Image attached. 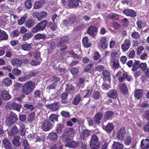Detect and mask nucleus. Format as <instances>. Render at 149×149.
I'll use <instances>...</instances> for the list:
<instances>
[{"instance_id":"nucleus-63","label":"nucleus","mask_w":149,"mask_h":149,"mask_svg":"<svg viewBox=\"0 0 149 149\" xmlns=\"http://www.w3.org/2000/svg\"><path fill=\"white\" fill-rule=\"evenodd\" d=\"M110 87V85L106 83H104L101 86V88L103 89L108 90Z\"/></svg>"},{"instance_id":"nucleus-50","label":"nucleus","mask_w":149,"mask_h":149,"mask_svg":"<svg viewBox=\"0 0 149 149\" xmlns=\"http://www.w3.org/2000/svg\"><path fill=\"white\" fill-rule=\"evenodd\" d=\"M119 60H116L113 61V68L114 69H118L120 67L119 64Z\"/></svg>"},{"instance_id":"nucleus-18","label":"nucleus","mask_w":149,"mask_h":149,"mask_svg":"<svg viewBox=\"0 0 149 149\" xmlns=\"http://www.w3.org/2000/svg\"><path fill=\"white\" fill-rule=\"evenodd\" d=\"M131 76L128 75L126 72H124L122 74V77H119L118 80L120 81H121L125 79H126L128 81H130L131 80Z\"/></svg>"},{"instance_id":"nucleus-39","label":"nucleus","mask_w":149,"mask_h":149,"mask_svg":"<svg viewBox=\"0 0 149 149\" xmlns=\"http://www.w3.org/2000/svg\"><path fill=\"white\" fill-rule=\"evenodd\" d=\"M106 40V38L105 37L102 38L101 39L100 44L102 48L103 49H105L107 47Z\"/></svg>"},{"instance_id":"nucleus-19","label":"nucleus","mask_w":149,"mask_h":149,"mask_svg":"<svg viewBox=\"0 0 149 149\" xmlns=\"http://www.w3.org/2000/svg\"><path fill=\"white\" fill-rule=\"evenodd\" d=\"M64 133L69 137H71L75 133V130L72 128H70L64 131Z\"/></svg>"},{"instance_id":"nucleus-30","label":"nucleus","mask_w":149,"mask_h":149,"mask_svg":"<svg viewBox=\"0 0 149 149\" xmlns=\"http://www.w3.org/2000/svg\"><path fill=\"white\" fill-rule=\"evenodd\" d=\"M19 137L18 136H17L14 137L13 142V144L14 146L18 147L20 146V143L19 141Z\"/></svg>"},{"instance_id":"nucleus-35","label":"nucleus","mask_w":149,"mask_h":149,"mask_svg":"<svg viewBox=\"0 0 149 149\" xmlns=\"http://www.w3.org/2000/svg\"><path fill=\"white\" fill-rule=\"evenodd\" d=\"M21 48L24 50L28 51L31 48V46L30 44L26 43L22 45L21 46Z\"/></svg>"},{"instance_id":"nucleus-6","label":"nucleus","mask_w":149,"mask_h":149,"mask_svg":"<svg viewBox=\"0 0 149 149\" xmlns=\"http://www.w3.org/2000/svg\"><path fill=\"white\" fill-rule=\"evenodd\" d=\"M47 13L46 12L44 11L40 13L34 12L33 15L34 18L37 19L38 21L41 20L43 18H45L47 16Z\"/></svg>"},{"instance_id":"nucleus-22","label":"nucleus","mask_w":149,"mask_h":149,"mask_svg":"<svg viewBox=\"0 0 149 149\" xmlns=\"http://www.w3.org/2000/svg\"><path fill=\"white\" fill-rule=\"evenodd\" d=\"M0 34V40H6L8 39V36L4 31L1 30Z\"/></svg>"},{"instance_id":"nucleus-51","label":"nucleus","mask_w":149,"mask_h":149,"mask_svg":"<svg viewBox=\"0 0 149 149\" xmlns=\"http://www.w3.org/2000/svg\"><path fill=\"white\" fill-rule=\"evenodd\" d=\"M93 91V89L91 88H90L89 89H88L87 91H85V92H86V95L84 96V98H85L89 97Z\"/></svg>"},{"instance_id":"nucleus-59","label":"nucleus","mask_w":149,"mask_h":149,"mask_svg":"<svg viewBox=\"0 0 149 149\" xmlns=\"http://www.w3.org/2000/svg\"><path fill=\"white\" fill-rule=\"evenodd\" d=\"M63 128V126L62 125H58L56 129V131L57 133H61L62 132V131Z\"/></svg>"},{"instance_id":"nucleus-10","label":"nucleus","mask_w":149,"mask_h":149,"mask_svg":"<svg viewBox=\"0 0 149 149\" xmlns=\"http://www.w3.org/2000/svg\"><path fill=\"white\" fill-rule=\"evenodd\" d=\"M69 40V39L67 36H63L58 39V41L57 43V46H60L63 44H65Z\"/></svg>"},{"instance_id":"nucleus-53","label":"nucleus","mask_w":149,"mask_h":149,"mask_svg":"<svg viewBox=\"0 0 149 149\" xmlns=\"http://www.w3.org/2000/svg\"><path fill=\"white\" fill-rule=\"evenodd\" d=\"M29 136L31 138V140L32 139L34 140L35 138H36V140L40 142L42 140L41 138L40 137L38 136L37 135L36 136V135L33 134H29Z\"/></svg>"},{"instance_id":"nucleus-37","label":"nucleus","mask_w":149,"mask_h":149,"mask_svg":"<svg viewBox=\"0 0 149 149\" xmlns=\"http://www.w3.org/2000/svg\"><path fill=\"white\" fill-rule=\"evenodd\" d=\"M140 62L139 61H136L133 64L132 70L133 71H135L137 70L139 66Z\"/></svg>"},{"instance_id":"nucleus-62","label":"nucleus","mask_w":149,"mask_h":149,"mask_svg":"<svg viewBox=\"0 0 149 149\" xmlns=\"http://www.w3.org/2000/svg\"><path fill=\"white\" fill-rule=\"evenodd\" d=\"M35 115L34 113H31L29 115L28 118L29 121L31 122L33 120L35 117Z\"/></svg>"},{"instance_id":"nucleus-25","label":"nucleus","mask_w":149,"mask_h":149,"mask_svg":"<svg viewBox=\"0 0 149 149\" xmlns=\"http://www.w3.org/2000/svg\"><path fill=\"white\" fill-rule=\"evenodd\" d=\"M90 131L88 130H84L81 132V138L83 139H86L90 135Z\"/></svg>"},{"instance_id":"nucleus-45","label":"nucleus","mask_w":149,"mask_h":149,"mask_svg":"<svg viewBox=\"0 0 149 149\" xmlns=\"http://www.w3.org/2000/svg\"><path fill=\"white\" fill-rule=\"evenodd\" d=\"M9 117L15 122L18 120L17 115L12 111L10 112Z\"/></svg>"},{"instance_id":"nucleus-21","label":"nucleus","mask_w":149,"mask_h":149,"mask_svg":"<svg viewBox=\"0 0 149 149\" xmlns=\"http://www.w3.org/2000/svg\"><path fill=\"white\" fill-rule=\"evenodd\" d=\"M81 99L80 95L79 94H77L74 97L72 103L75 105H77L80 102Z\"/></svg>"},{"instance_id":"nucleus-17","label":"nucleus","mask_w":149,"mask_h":149,"mask_svg":"<svg viewBox=\"0 0 149 149\" xmlns=\"http://www.w3.org/2000/svg\"><path fill=\"white\" fill-rule=\"evenodd\" d=\"M96 27L92 26H90L88 29L87 33L91 36H94L97 31Z\"/></svg>"},{"instance_id":"nucleus-49","label":"nucleus","mask_w":149,"mask_h":149,"mask_svg":"<svg viewBox=\"0 0 149 149\" xmlns=\"http://www.w3.org/2000/svg\"><path fill=\"white\" fill-rule=\"evenodd\" d=\"M19 130L16 125L14 126L11 128V132L13 134H15L19 132Z\"/></svg>"},{"instance_id":"nucleus-15","label":"nucleus","mask_w":149,"mask_h":149,"mask_svg":"<svg viewBox=\"0 0 149 149\" xmlns=\"http://www.w3.org/2000/svg\"><path fill=\"white\" fill-rule=\"evenodd\" d=\"M1 83L2 86L8 87L12 85V81L10 78L6 77L3 79Z\"/></svg>"},{"instance_id":"nucleus-55","label":"nucleus","mask_w":149,"mask_h":149,"mask_svg":"<svg viewBox=\"0 0 149 149\" xmlns=\"http://www.w3.org/2000/svg\"><path fill=\"white\" fill-rule=\"evenodd\" d=\"M71 72L73 75H76L79 72L78 69L76 68H73L71 69Z\"/></svg>"},{"instance_id":"nucleus-26","label":"nucleus","mask_w":149,"mask_h":149,"mask_svg":"<svg viewBox=\"0 0 149 149\" xmlns=\"http://www.w3.org/2000/svg\"><path fill=\"white\" fill-rule=\"evenodd\" d=\"M79 145V144L77 142L72 141L67 143L65 146L70 148H74L78 146Z\"/></svg>"},{"instance_id":"nucleus-2","label":"nucleus","mask_w":149,"mask_h":149,"mask_svg":"<svg viewBox=\"0 0 149 149\" xmlns=\"http://www.w3.org/2000/svg\"><path fill=\"white\" fill-rule=\"evenodd\" d=\"M47 22V21L45 20L38 24L32 29L31 31L34 33H36L39 31L43 30L46 27Z\"/></svg>"},{"instance_id":"nucleus-28","label":"nucleus","mask_w":149,"mask_h":149,"mask_svg":"<svg viewBox=\"0 0 149 149\" xmlns=\"http://www.w3.org/2000/svg\"><path fill=\"white\" fill-rule=\"evenodd\" d=\"M112 148L114 149H123V145L119 142H114L112 145Z\"/></svg>"},{"instance_id":"nucleus-3","label":"nucleus","mask_w":149,"mask_h":149,"mask_svg":"<svg viewBox=\"0 0 149 149\" xmlns=\"http://www.w3.org/2000/svg\"><path fill=\"white\" fill-rule=\"evenodd\" d=\"M100 143L96 135L93 134L91 136L90 147L92 149H98L100 147Z\"/></svg>"},{"instance_id":"nucleus-38","label":"nucleus","mask_w":149,"mask_h":149,"mask_svg":"<svg viewBox=\"0 0 149 149\" xmlns=\"http://www.w3.org/2000/svg\"><path fill=\"white\" fill-rule=\"evenodd\" d=\"M48 24L47 27L50 28L52 30L55 31L56 30L57 27V25L56 24L51 22H49Z\"/></svg>"},{"instance_id":"nucleus-20","label":"nucleus","mask_w":149,"mask_h":149,"mask_svg":"<svg viewBox=\"0 0 149 149\" xmlns=\"http://www.w3.org/2000/svg\"><path fill=\"white\" fill-rule=\"evenodd\" d=\"M4 148L6 149H13L12 145L7 139H5L3 141Z\"/></svg>"},{"instance_id":"nucleus-64","label":"nucleus","mask_w":149,"mask_h":149,"mask_svg":"<svg viewBox=\"0 0 149 149\" xmlns=\"http://www.w3.org/2000/svg\"><path fill=\"white\" fill-rule=\"evenodd\" d=\"M19 34L18 30L17 29L14 30L11 34V36L13 38L17 36Z\"/></svg>"},{"instance_id":"nucleus-56","label":"nucleus","mask_w":149,"mask_h":149,"mask_svg":"<svg viewBox=\"0 0 149 149\" xmlns=\"http://www.w3.org/2000/svg\"><path fill=\"white\" fill-rule=\"evenodd\" d=\"M132 141V138L130 136H128L125 140L124 143L126 145H129L131 143Z\"/></svg>"},{"instance_id":"nucleus-34","label":"nucleus","mask_w":149,"mask_h":149,"mask_svg":"<svg viewBox=\"0 0 149 149\" xmlns=\"http://www.w3.org/2000/svg\"><path fill=\"white\" fill-rule=\"evenodd\" d=\"M33 36L31 32L26 33L23 36V40L26 41L31 38Z\"/></svg>"},{"instance_id":"nucleus-40","label":"nucleus","mask_w":149,"mask_h":149,"mask_svg":"<svg viewBox=\"0 0 149 149\" xmlns=\"http://www.w3.org/2000/svg\"><path fill=\"white\" fill-rule=\"evenodd\" d=\"M141 146L143 149H148L149 148V143L143 140L141 141Z\"/></svg>"},{"instance_id":"nucleus-9","label":"nucleus","mask_w":149,"mask_h":149,"mask_svg":"<svg viewBox=\"0 0 149 149\" xmlns=\"http://www.w3.org/2000/svg\"><path fill=\"white\" fill-rule=\"evenodd\" d=\"M60 105V103L58 102H55L52 104H49L47 105L48 108L50 109L53 111H57L59 108Z\"/></svg>"},{"instance_id":"nucleus-47","label":"nucleus","mask_w":149,"mask_h":149,"mask_svg":"<svg viewBox=\"0 0 149 149\" xmlns=\"http://www.w3.org/2000/svg\"><path fill=\"white\" fill-rule=\"evenodd\" d=\"M131 36L133 38L135 39H139L140 37L139 34L136 31H134L132 33Z\"/></svg>"},{"instance_id":"nucleus-61","label":"nucleus","mask_w":149,"mask_h":149,"mask_svg":"<svg viewBox=\"0 0 149 149\" xmlns=\"http://www.w3.org/2000/svg\"><path fill=\"white\" fill-rule=\"evenodd\" d=\"M70 137L68 136V135L65 134L64 133L62 137L63 140L65 142L68 141L70 139Z\"/></svg>"},{"instance_id":"nucleus-31","label":"nucleus","mask_w":149,"mask_h":149,"mask_svg":"<svg viewBox=\"0 0 149 149\" xmlns=\"http://www.w3.org/2000/svg\"><path fill=\"white\" fill-rule=\"evenodd\" d=\"M49 138L52 141L54 142L58 138V136L56 132H54L49 134Z\"/></svg>"},{"instance_id":"nucleus-52","label":"nucleus","mask_w":149,"mask_h":149,"mask_svg":"<svg viewBox=\"0 0 149 149\" xmlns=\"http://www.w3.org/2000/svg\"><path fill=\"white\" fill-rule=\"evenodd\" d=\"M25 6L26 7L29 9L32 6V4L31 0H26L24 3Z\"/></svg>"},{"instance_id":"nucleus-36","label":"nucleus","mask_w":149,"mask_h":149,"mask_svg":"<svg viewBox=\"0 0 149 149\" xmlns=\"http://www.w3.org/2000/svg\"><path fill=\"white\" fill-rule=\"evenodd\" d=\"M66 89L68 92L71 94L73 93L75 91L74 86L71 84L67 85Z\"/></svg>"},{"instance_id":"nucleus-46","label":"nucleus","mask_w":149,"mask_h":149,"mask_svg":"<svg viewBox=\"0 0 149 149\" xmlns=\"http://www.w3.org/2000/svg\"><path fill=\"white\" fill-rule=\"evenodd\" d=\"M21 71L17 68L14 69L12 71V74L16 76L19 75L21 74Z\"/></svg>"},{"instance_id":"nucleus-1","label":"nucleus","mask_w":149,"mask_h":149,"mask_svg":"<svg viewBox=\"0 0 149 149\" xmlns=\"http://www.w3.org/2000/svg\"><path fill=\"white\" fill-rule=\"evenodd\" d=\"M35 82L31 81L26 82L22 86V93L26 95L31 94L35 88Z\"/></svg>"},{"instance_id":"nucleus-41","label":"nucleus","mask_w":149,"mask_h":149,"mask_svg":"<svg viewBox=\"0 0 149 149\" xmlns=\"http://www.w3.org/2000/svg\"><path fill=\"white\" fill-rule=\"evenodd\" d=\"M58 116L54 114H51L49 117V119L52 122H54L55 121H58Z\"/></svg>"},{"instance_id":"nucleus-43","label":"nucleus","mask_w":149,"mask_h":149,"mask_svg":"<svg viewBox=\"0 0 149 149\" xmlns=\"http://www.w3.org/2000/svg\"><path fill=\"white\" fill-rule=\"evenodd\" d=\"M31 55V53L30 52H29L27 54L24 56L23 59V62L25 63H27L29 61L28 59H29Z\"/></svg>"},{"instance_id":"nucleus-5","label":"nucleus","mask_w":149,"mask_h":149,"mask_svg":"<svg viewBox=\"0 0 149 149\" xmlns=\"http://www.w3.org/2000/svg\"><path fill=\"white\" fill-rule=\"evenodd\" d=\"M77 21V17L74 15L70 16L67 20H64L63 22V24L66 26L70 25L76 22Z\"/></svg>"},{"instance_id":"nucleus-16","label":"nucleus","mask_w":149,"mask_h":149,"mask_svg":"<svg viewBox=\"0 0 149 149\" xmlns=\"http://www.w3.org/2000/svg\"><path fill=\"white\" fill-rule=\"evenodd\" d=\"M1 98L5 101L8 100L11 98V96L7 91H1Z\"/></svg>"},{"instance_id":"nucleus-29","label":"nucleus","mask_w":149,"mask_h":149,"mask_svg":"<svg viewBox=\"0 0 149 149\" xmlns=\"http://www.w3.org/2000/svg\"><path fill=\"white\" fill-rule=\"evenodd\" d=\"M34 38L35 40H45L46 38V36L44 34L40 33L36 34Z\"/></svg>"},{"instance_id":"nucleus-44","label":"nucleus","mask_w":149,"mask_h":149,"mask_svg":"<svg viewBox=\"0 0 149 149\" xmlns=\"http://www.w3.org/2000/svg\"><path fill=\"white\" fill-rule=\"evenodd\" d=\"M120 57V54L116 52H112V60L113 61L119 60Z\"/></svg>"},{"instance_id":"nucleus-8","label":"nucleus","mask_w":149,"mask_h":149,"mask_svg":"<svg viewBox=\"0 0 149 149\" xmlns=\"http://www.w3.org/2000/svg\"><path fill=\"white\" fill-rule=\"evenodd\" d=\"M80 3V0H70L68 1L67 6L69 8L76 7Z\"/></svg>"},{"instance_id":"nucleus-13","label":"nucleus","mask_w":149,"mask_h":149,"mask_svg":"<svg viewBox=\"0 0 149 149\" xmlns=\"http://www.w3.org/2000/svg\"><path fill=\"white\" fill-rule=\"evenodd\" d=\"M123 12L126 15L130 16L131 17H135L136 16V13L134 11L129 9L124 10Z\"/></svg>"},{"instance_id":"nucleus-57","label":"nucleus","mask_w":149,"mask_h":149,"mask_svg":"<svg viewBox=\"0 0 149 149\" xmlns=\"http://www.w3.org/2000/svg\"><path fill=\"white\" fill-rule=\"evenodd\" d=\"M61 115L62 116L65 118H68L70 116L69 113L65 111H62L61 112Z\"/></svg>"},{"instance_id":"nucleus-48","label":"nucleus","mask_w":149,"mask_h":149,"mask_svg":"<svg viewBox=\"0 0 149 149\" xmlns=\"http://www.w3.org/2000/svg\"><path fill=\"white\" fill-rule=\"evenodd\" d=\"M15 123L14 120L10 118L9 117L8 118L6 121V124L9 126H10Z\"/></svg>"},{"instance_id":"nucleus-60","label":"nucleus","mask_w":149,"mask_h":149,"mask_svg":"<svg viewBox=\"0 0 149 149\" xmlns=\"http://www.w3.org/2000/svg\"><path fill=\"white\" fill-rule=\"evenodd\" d=\"M102 74L103 76L105 77H109L110 76L109 72L106 70H103Z\"/></svg>"},{"instance_id":"nucleus-33","label":"nucleus","mask_w":149,"mask_h":149,"mask_svg":"<svg viewBox=\"0 0 149 149\" xmlns=\"http://www.w3.org/2000/svg\"><path fill=\"white\" fill-rule=\"evenodd\" d=\"M12 108L14 110L18 111H19L21 106L20 104L16 102H14L12 104Z\"/></svg>"},{"instance_id":"nucleus-54","label":"nucleus","mask_w":149,"mask_h":149,"mask_svg":"<svg viewBox=\"0 0 149 149\" xmlns=\"http://www.w3.org/2000/svg\"><path fill=\"white\" fill-rule=\"evenodd\" d=\"M43 3L42 2L37 1L35 4L34 7L35 9H37L40 8Z\"/></svg>"},{"instance_id":"nucleus-24","label":"nucleus","mask_w":149,"mask_h":149,"mask_svg":"<svg viewBox=\"0 0 149 149\" xmlns=\"http://www.w3.org/2000/svg\"><path fill=\"white\" fill-rule=\"evenodd\" d=\"M35 24V21L33 19L27 20L25 23V25L27 27L30 28L33 27Z\"/></svg>"},{"instance_id":"nucleus-4","label":"nucleus","mask_w":149,"mask_h":149,"mask_svg":"<svg viewBox=\"0 0 149 149\" xmlns=\"http://www.w3.org/2000/svg\"><path fill=\"white\" fill-rule=\"evenodd\" d=\"M53 127V125L49 120H45L42 123L41 127L43 130L48 131L51 130Z\"/></svg>"},{"instance_id":"nucleus-7","label":"nucleus","mask_w":149,"mask_h":149,"mask_svg":"<svg viewBox=\"0 0 149 149\" xmlns=\"http://www.w3.org/2000/svg\"><path fill=\"white\" fill-rule=\"evenodd\" d=\"M130 40L129 39H126L121 45V49L123 52L127 51L131 46Z\"/></svg>"},{"instance_id":"nucleus-12","label":"nucleus","mask_w":149,"mask_h":149,"mask_svg":"<svg viewBox=\"0 0 149 149\" xmlns=\"http://www.w3.org/2000/svg\"><path fill=\"white\" fill-rule=\"evenodd\" d=\"M125 132V128H121L117 132L116 134L117 137L120 140H123Z\"/></svg>"},{"instance_id":"nucleus-11","label":"nucleus","mask_w":149,"mask_h":149,"mask_svg":"<svg viewBox=\"0 0 149 149\" xmlns=\"http://www.w3.org/2000/svg\"><path fill=\"white\" fill-rule=\"evenodd\" d=\"M12 65L14 66L19 67L22 64V61L17 58H13L10 61Z\"/></svg>"},{"instance_id":"nucleus-14","label":"nucleus","mask_w":149,"mask_h":149,"mask_svg":"<svg viewBox=\"0 0 149 149\" xmlns=\"http://www.w3.org/2000/svg\"><path fill=\"white\" fill-rule=\"evenodd\" d=\"M143 95V91L141 89H137L134 91V96L137 99L141 98Z\"/></svg>"},{"instance_id":"nucleus-32","label":"nucleus","mask_w":149,"mask_h":149,"mask_svg":"<svg viewBox=\"0 0 149 149\" xmlns=\"http://www.w3.org/2000/svg\"><path fill=\"white\" fill-rule=\"evenodd\" d=\"M102 117V114L101 113H99L96 114L94 116L95 121L97 123H99L100 120Z\"/></svg>"},{"instance_id":"nucleus-27","label":"nucleus","mask_w":149,"mask_h":149,"mask_svg":"<svg viewBox=\"0 0 149 149\" xmlns=\"http://www.w3.org/2000/svg\"><path fill=\"white\" fill-rule=\"evenodd\" d=\"M119 88L120 91L123 94H126L127 93V88L125 84H121L120 85Z\"/></svg>"},{"instance_id":"nucleus-58","label":"nucleus","mask_w":149,"mask_h":149,"mask_svg":"<svg viewBox=\"0 0 149 149\" xmlns=\"http://www.w3.org/2000/svg\"><path fill=\"white\" fill-rule=\"evenodd\" d=\"M100 94L97 91L95 92L93 95V97L95 99H98L100 97Z\"/></svg>"},{"instance_id":"nucleus-42","label":"nucleus","mask_w":149,"mask_h":149,"mask_svg":"<svg viewBox=\"0 0 149 149\" xmlns=\"http://www.w3.org/2000/svg\"><path fill=\"white\" fill-rule=\"evenodd\" d=\"M103 128L107 132L110 133L112 130L111 124V123H108L107 126H103Z\"/></svg>"},{"instance_id":"nucleus-23","label":"nucleus","mask_w":149,"mask_h":149,"mask_svg":"<svg viewBox=\"0 0 149 149\" xmlns=\"http://www.w3.org/2000/svg\"><path fill=\"white\" fill-rule=\"evenodd\" d=\"M82 43L83 45L86 48L91 47V44L89 42L88 38L87 37H84L82 39Z\"/></svg>"}]
</instances>
